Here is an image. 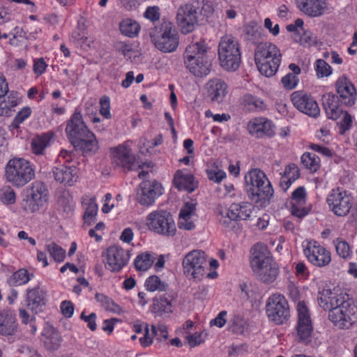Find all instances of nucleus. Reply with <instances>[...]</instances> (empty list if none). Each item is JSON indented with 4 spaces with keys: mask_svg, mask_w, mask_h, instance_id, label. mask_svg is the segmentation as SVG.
<instances>
[{
    "mask_svg": "<svg viewBox=\"0 0 357 357\" xmlns=\"http://www.w3.org/2000/svg\"><path fill=\"white\" fill-rule=\"evenodd\" d=\"M86 205L83 220L84 224L91 225L96 220L98 213V204L96 197L89 198L86 202H83Z\"/></svg>",
    "mask_w": 357,
    "mask_h": 357,
    "instance_id": "obj_42",
    "label": "nucleus"
},
{
    "mask_svg": "<svg viewBox=\"0 0 357 357\" xmlns=\"http://www.w3.org/2000/svg\"><path fill=\"white\" fill-rule=\"evenodd\" d=\"M156 32V33H152L151 37L159 50L163 52H172L176 50L179 43V37L172 22H163Z\"/></svg>",
    "mask_w": 357,
    "mask_h": 357,
    "instance_id": "obj_11",
    "label": "nucleus"
},
{
    "mask_svg": "<svg viewBox=\"0 0 357 357\" xmlns=\"http://www.w3.org/2000/svg\"><path fill=\"white\" fill-rule=\"evenodd\" d=\"M116 50L123 54L124 56H129L131 52H132V46L130 43L125 42H118L115 45Z\"/></svg>",
    "mask_w": 357,
    "mask_h": 357,
    "instance_id": "obj_64",
    "label": "nucleus"
},
{
    "mask_svg": "<svg viewBox=\"0 0 357 357\" xmlns=\"http://www.w3.org/2000/svg\"><path fill=\"white\" fill-rule=\"evenodd\" d=\"M206 172L208 178L217 183H220L226 177V173L215 165L208 167Z\"/></svg>",
    "mask_w": 357,
    "mask_h": 357,
    "instance_id": "obj_50",
    "label": "nucleus"
},
{
    "mask_svg": "<svg viewBox=\"0 0 357 357\" xmlns=\"http://www.w3.org/2000/svg\"><path fill=\"white\" fill-rule=\"evenodd\" d=\"M196 205L192 202H186L181 208L178 221L179 229L192 230L195 229V225L192 217L195 215Z\"/></svg>",
    "mask_w": 357,
    "mask_h": 357,
    "instance_id": "obj_33",
    "label": "nucleus"
},
{
    "mask_svg": "<svg viewBox=\"0 0 357 357\" xmlns=\"http://www.w3.org/2000/svg\"><path fill=\"white\" fill-rule=\"evenodd\" d=\"M147 225L155 233L173 236L176 231V225L170 213L167 211H153L147 216Z\"/></svg>",
    "mask_w": 357,
    "mask_h": 357,
    "instance_id": "obj_16",
    "label": "nucleus"
},
{
    "mask_svg": "<svg viewBox=\"0 0 357 357\" xmlns=\"http://www.w3.org/2000/svg\"><path fill=\"white\" fill-rule=\"evenodd\" d=\"M248 132L259 139L271 138L275 135L274 123L265 117L255 118L248 123Z\"/></svg>",
    "mask_w": 357,
    "mask_h": 357,
    "instance_id": "obj_22",
    "label": "nucleus"
},
{
    "mask_svg": "<svg viewBox=\"0 0 357 357\" xmlns=\"http://www.w3.org/2000/svg\"><path fill=\"white\" fill-rule=\"evenodd\" d=\"M220 66L227 71H236L240 67L241 52L238 40L232 35H225L218 45Z\"/></svg>",
    "mask_w": 357,
    "mask_h": 357,
    "instance_id": "obj_8",
    "label": "nucleus"
},
{
    "mask_svg": "<svg viewBox=\"0 0 357 357\" xmlns=\"http://www.w3.org/2000/svg\"><path fill=\"white\" fill-rule=\"evenodd\" d=\"M298 322L296 326V332L298 337V342L307 343L311 340L312 333L313 332V326L312 319L304 301L298 302L297 305Z\"/></svg>",
    "mask_w": 357,
    "mask_h": 357,
    "instance_id": "obj_19",
    "label": "nucleus"
},
{
    "mask_svg": "<svg viewBox=\"0 0 357 357\" xmlns=\"http://www.w3.org/2000/svg\"><path fill=\"white\" fill-rule=\"evenodd\" d=\"M336 91L340 98L341 104L351 106L355 103L356 91L352 82L342 76L336 81Z\"/></svg>",
    "mask_w": 357,
    "mask_h": 357,
    "instance_id": "obj_25",
    "label": "nucleus"
},
{
    "mask_svg": "<svg viewBox=\"0 0 357 357\" xmlns=\"http://www.w3.org/2000/svg\"><path fill=\"white\" fill-rule=\"evenodd\" d=\"M17 320L14 311L9 308L0 310V335L10 336L17 330Z\"/></svg>",
    "mask_w": 357,
    "mask_h": 357,
    "instance_id": "obj_30",
    "label": "nucleus"
},
{
    "mask_svg": "<svg viewBox=\"0 0 357 357\" xmlns=\"http://www.w3.org/2000/svg\"><path fill=\"white\" fill-rule=\"evenodd\" d=\"M205 116L207 118H212L214 121L219 122V123H222L224 121H228L231 119L230 115L228 114L223 113L221 114H214L210 109H208L205 112Z\"/></svg>",
    "mask_w": 357,
    "mask_h": 357,
    "instance_id": "obj_63",
    "label": "nucleus"
},
{
    "mask_svg": "<svg viewBox=\"0 0 357 357\" xmlns=\"http://www.w3.org/2000/svg\"><path fill=\"white\" fill-rule=\"evenodd\" d=\"M100 114L107 119L112 118L110 112V99L107 96H103L100 98Z\"/></svg>",
    "mask_w": 357,
    "mask_h": 357,
    "instance_id": "obj_55",
    "label": "nucleus"
},
{
    "mask_svg": "<svg viewBox=\"0 0 357 357\" xmlns=\"http://www.w3.org/2000/svg\"><path fill=\"white\" fill-rule=\"evenodd\" d=\"M303 254L307 261L313 266L323 268L331 262V253L318 241L306 239L302 244Z\"/></svg>",
    "mask_w": 357,
    "mask_h": 357,
    "instance_id": "obj_13",
    "label": "nucleus"
},
{
    "mask_svg": "<svg viewBox=\"0 0 357 357\" xmlns=\"http://www.w3.org/2000/svg\"><path fill=\"white\" fill-rule=\"evenodd\" d=\"M328 319L338 329L351 328L357 319V306L354 301L345 294L337 305L330 309Z\"/></svg>",
    "mask_w": 357,
    "mask_h": 357,
    "instance_id": "obj_7",
    "label": "nucleus"
},
{
    "mask_svg": "<svg viewBox=\"0 0 357 357\" xmlns=\"http://www.w3.org/2000/svg\"><path fill=\"white\" fill-rule=\"evenodd\" d=\"M106 269L117 273L127 266L130 254L128 250L114 245L107 248L102 255Z\"/></svg>",
    "mask_w": 357,
    "mask_h": 357,
    "instance_id": "obj_17",
    "label": "nucleus"
},
{
    "mask_svg": "<svg viewBox=\"0 0 357 357\" xmlns=\"http://www.w3.org/2000/svg\"><path fill=\"white\" fill-rule=\"evenodd\" d=\"M45 193V183L43 181H36L31 184L30 196L37 205L43 204V197Z\"/></svg>",
    "mask_w": 357,
    "mask_h": 357,
    "instance_id": "obj_45",
    "label": "nucleus"
},
{
    "mask_svg": "<svg viewBox=\"0 0 357 357\" xmlns=\"http://www.w3.org/2000/svg\"><path fill=\"white\" fill-rule=\"evenodd\" d=\"M321 100L328 119L337 120L343 114L340 98L335 94L326 93L322 96Z\"/></svg>",
    "mask_w": 357,
    "mask_h": 357,
    "instance_id": "obj_27",
    "label": "nucleus"
},
{
    "mask_svg": "<svg viewBox=\"0 0 357 357\" xmlns=\"http://www.w3.org/2000/svg\"><path fill=\"white\" fill-rule=\"evenodd\" d=\"M31 150L35 155H43L45 151V133L36 135L31 139Z\"/></svg>",
    "mask_w": 357,
    "mask_h": 357,
    "instance_id": "obj_49",
    "label": "nucleus"
},
{
    "mask_svg": "<svg viewBox=\"0 0 357 357\" xmlns=\"http://www.w3.org/2000/svg\"><path fill=\"white\" fill-rule=\"evenodd\" d=\"M227 312L225 310L220 311L215 318L210 321V326H215L218 328H222L226 324V317Z\"/></svg>",
    "mask_w": 357,
    "mask_h": 357,
    "instance_id": "obj_62",
    "label": "nucleus"
},
{
    "mask_svg": "<svg viewBox=\"0 0 357 357\" xmlns=\"http://www.w3.org/2000/svg\"><path fill=\"white\" fill-rule=\"evenodd\" d=\"M207 336L208 333L203 331L199 333L195 332L192 335L186 336V340L191 347H195L203 343Z\"/></svg>",
    "mask_w": 357,
    "mask_h": 357,
    "instance_id": "obj_53",
    "label": "nucleus"
},
{
    "mask_svg": "<svg viewBox=\"0 0 357 357\" xmlns=\"http://www.w3.org/2000/svg\"><path fill=\"white\" fill-rule=\"evenodd\" d=\"M227 84L219 78L210 79L206 84L208 96L212 102H222L227 93Z\"/></svg>",
    "mask_w": 357,
    "mask_h": 357,
    "instance_id": "obj_28",
    "label": "nucleus"
},
{
    "mask_svg": "<svg viewBox=\"0 0 357 357\" xmlns=\"http://www.w3.org/2000/svg\"><path fill=\"white\" fill-rule=\"evenodd\" d=\"M20 98L15 91L8 92L7 95L0 97V116H9L13 109L19 104Z\"/></svg>",
    "mask_w": 357,
    "mask_h": 357,
    "instance_id": "obj_35",
    "label": "nucleus"
},
{
    "mask_svg": "<svg viewBox=\"0 0 357 357\" xmlns=\"http://www.w3.org/2000/svg\"><path fill=\"white\" fill-rule=\"evenodd\" d=\"M60 309L66 318H71L74 314V304L70 301H63L61 303Z\"/></svg>",
    "mask_w": 357,
    "mask_h": 357,
    "instance_id": "obj_60",
    "label": "nucleus"
},
{
    "mask_svg": "<svg viewBox=\"0 0 357 357\" xmlns=\"http://www.w3.org/2000/svg\"><path fill=\"white\" fill-rule=\"evenodd\" d=\"M208 47L204 40L189 44L184 52V63L196 77L206 76L211 72V61L207 54Z\"/></svg>",
    "mask_w": 357,
    "mask_h": 357,
    "instance_id": "obj_5",
    "label": "nucleus"
},
{
    "mask_svg": "<svg viewBox=\"0 0 357 357\" xmlns=\"http://www.w3.org/2000/svg\"><path fill=\"white\" fill-rule=\"evenodd\" d=\"M248 198L257 206L266 207L270 204L274 195L273 187L265 172L255 168L245 177Z\"/></svg>",
    "mask_w": 357,
    "mask_h": 357,
    "instance_id": "obj_3",
    "label": "nucleus"
},
{
    "mask_svg": "<svg viewBox=\"0 0 357 357\" xmlns=\"http://www.w3.org/2000/svg\"><path fill=\"white\" fill-rule=\"evenodd\" d=\"M249 353V346L246 343L232 345L230 347L228 354L229 356H243Z\"/></svg>",
    "mask_w": 357,
    "mask_h": 357,
    "instance_id": "obj_57",
    "label": "nucleus"
},
{
    "mask_svg": "<svg viewBox=\"0 0 357 357\" xmlns=\"http://www.w3.org/2000/svg\"><path fill=\"white\" fill-rule=\"evenodd\" d=\"M80 319L87 324V327L91 331H95L97 328L96 319L97 315L95 312L86 315L84 311L80 314Z\"/></svg>",
    "mask_w": 357,
    "mask_h": 357,
    "instance_id": "obj_58",
    "label": "nucleus"
},
{
    "mask_svg": "<svg viewBox=\"0 0 357 357\" xmlns=\"http://www.w3.org/2000/svg\"><path fill=\"white\" fill-rule=\"evenodd\" d=\"M95 299L106 311L117 312L120 309L119 305L115 303L112 298L103 294L97 293L95 295Z\"/></svg>",
    "mask_w": 357,
    "mask_h": 357,
    "instance_id": "obj_46",
    "label": "nucleus"
},
{
    "mask_svg": "<svg viewBox=\"0 0 357 357\" xmlns=\"http://www.w3.org/2000/svg\"><path fill=\"white\" fill-rule=\"evenodd\" d=\"M182 266L183 274L189 280H201L207 269L204 252L195 250L188 252L183 259Z\"/></svg>",
    "mask_w": 357,
    "mask_h": 357,
    "instance_id": "obj_12",
    "label": "nucleus"
},
{
    "mask_svg": "<svg viewBox=\"0 0 357 357\" xmlns=\"http://www.w3.org/2000/svg\"><path fill=\"white\" fill-rule=\"evenodd\" d=\"M155 259V255L152 252H142L135 259L134 265L137 270L145 271L151 267Z\"/></svg>",
    "mask_w": 357,
    "mask_h": 357,
    "instance_id": "obj_41",
    "label": "nucleus"
},
{
    "mask_svg": "<svg viewBox=\"0 0 357 357\" xmlns=\"http://www.w3.org/2000/svg\"><path fill=\"white\" fill-rule=\"evenodd\" d=\"M293 105L301 112L314 118L320 114L317 102L309 93L303 91H296L291 95Z\"/></svg>",
    "mask_w": 357,
    "mask_h": 357,
    "instance_id": "obj_20",
    "label": "nucleus"
},
{
    "mask_svg": "<svg viewBox=\"0 0 357 357\" xmlns=\"http://www.w3.org/2000/svg\"><path fill=\"white\" fill-rule=\"evenodd\" d=\"M112 161L114 165L121 167L128 171L135 169L137 165L135 155L132 153V149L128 142H125L117 146L110 149Z\"/></svg>",
    "mask_w": 357,
    "mask_h": 357,
    "instance_id": "obj_18",
    "label": "nucleus"
},
{
    "mask_svg": "<svg viewBox=\"0 0 357 357\" xmlns=\"http://www.w3.org/2000/svg\"><path fill=\"white\" fill-rule=\"evenodd\" d=\"M174 297L169 294L156 295L153 299L152 310L160 316L170 314L173 312Z\"/></svg>",
    "mask_w": 357,
    "mask_h": 357,
    "instance_id": "obj_32",
    "label": "nucleus"
},
{
    "mask_svg": "<svg viewBox=\"0 0 357 357\" xmlns=\"http://www.w3.org/2000/svg\"><path fill=\"white\" fill-rule=\"evenodd\" d=\"M295 3L301 12L312 17L322 15L327 7L326 0H301Z\"/></svg>",
    "mask_w": 357,
    "mask_h": 357,
    "instance_id": "obj_29",
    "label": "nucleus"
},
{
    "mask_svg": "<svg viewBox=\"0 0 357 357\" xmlns=\"http://www.w3.org/2000/svg\"><path fill=\"white\" fill-rule=\"evenodd\" d=\"M173 184L179 191L192 192L198 187L194 175L187 169H178L174 175Z\"/></svg>",
    "mask_w": 357,
    "mask_h": 357,
    "instance_id": "obj_26",
    "label": "nucleus"
},
{
    "mask_svg": "<svg viewBox=\"0 0 357 357\" xmlns=\"http://www.w3.org/2000/svg\"><path fill=\"white\" fill-rule=\"evenodd\" d=\"M266 314L268 319L276 324H282L289 317V304L285 297L280 294L269 296L266 304Z\"/></svg>",
    "mask_w": 357,
    "mask_h": 357,
    "instance_id": "obj_14",
    "label": "nucleus"
},
{
    "mask_svg": "<svg viewBox=\"0 0 357 357\" xmlns=\"http://www.w3.org/2000/svg\"><path fill=\"white\" fill-rule=\"evenodd\" d=\"M67 136L74 147L84 153L93 154L98 149L95 135L85 125L80 112L75 111L66 128Z\"/></svg>",
    "mask_w": 357,
    "mask_h": 357,
    "instance_id": "obj_2",
    "label": "nucleus"
},
{
    "mask_svg": "<svg viewBox=\"0 0 357 357\" xmlns=\"http://www.w3.org/2000/svg\"><path fill=\"white\" fill-rule=\"evenodd\" d=\"M16 194L9 185H4L0 189V201L5 205L13 204L15 202Z\"/></svg>",
    "mask_w": 357,
    "mask_h": 357,
    "instance_id": "obj_48",
    "label": "nucleus"
},
{
    "mask_svg": "<svg viewBox=\"0 0 357 357\" xmlns=\"http://www.w3.org/2000/svg\"><path fill=\"white\" fill-rule=\"evenodd\" d=\"M333 245L335 248L337 255L344 259H349L351 258L353 252L350 245L344 240L337 238L333 240Z\"/></svg>",
    "mask_w": 357,
    "mask_h": 357,
    "instance_id": "obj_44",
    "label": "nucleus"
},
{
    "mask_svg": "<svg viewBox=\"0 0 357 357\" xmlns=\"http://www.w3.org/2000/svg\"><path fill=\"white\" fill-rule=\"evenodd\" d=\"M250 252V265L256 277L266 284L274 282L280 267L266 248L255 245Z\"/></svg>",
    "mask_w": 357,
    "mask_h": 357,
    "instance_id": "obj_4",
    "label": "nucleus"
},
{
    "mask_svg": "<svg viewBox=\"0 0 357 357\" xmlns=\"http://www.w3.org/2000/svg\"><path fill=\"white\" fill-rule=\"evenodd\" d=\"M35 176V170L30 162L21 158H14L8 162L5 167L6 181L14 187L22 188Z\"/></svg>",
    "mask_w": 357,
    "mask_h": 357,
    "instance_id": "obj_9",
    "label": "nucleus"
},
{
    "mask_svg": "<svg viewBox=\"0 0 357 357\" xmlns=\"http://www.w3.org/2000/svg\"><path fill=\"white\" fill-rule=\"evenodd\" d=\"M52 173L54 180L64 186L72 187L79 179V169L75 165H60L54 167Z\"/></svg>",
    "mask_w": 357,
    "mask_h": 357,
    "instance_id": "obj_24",
    "label": "nucleus"
},
{
    "mask_svg": "<svg viewBox=\"0 0 357 357\" xmlns=\"http://www.w3.org/2000/svg\"><path fill=\"white\" fill-rule=\"evenodd\" d=\"M301 160L303 166L312 173L320 168V158L315 153L305 152L302 155Z\"/></svg>",
    "mask_w": 357,
    "mask_h": 357,
    "instance_id": "obj_43",
    "label": "nucleus"
},
{
    "mask_svg": "<svg viewBox=\"0 0 357 357\" xmlns=\"http://www.w3.org/2000/svg\"><path fill=\"white\" fill-rule=\"evenodd\" d=\"M255 61L260 73L267 77L275 75L282 61L279 48L271 43H260L255 52Z\"/></svg>",
    "mask_w": 357,
    "mask_h": 357,
    "instance_id": "obj_6",
    "label": "nucleus"
},
{
    "mask_svg": "<svg viewBox=\"0 0 357 357\" xmlns=\"http://www.w3.org/2000/svg\"><path fill=\"white\" fill-rule=\"evenodd\" d=\"M303 25V20L301 18H298L294 23L288 24L286 29L289 32H292L295 34H300L301 31L303 32L304 31Z\"/></svg>",
    "mask_w": 357,
    "mask_h": 357,
    "instance_id": "obj_61",
    "label": "nucleus"
},
{
    "mask_svg": "<svg viewBox=\"0 0 357 357\" xmlns=\"http://www.w3.org/2000/svg\"><path fill=\"white\" fill-rule=\"evenodd\" d=\"M31 113V111L29 107H25L22 108L14 118L11 127L15 129L18 128L20 125L30 116Z\"/></svg>",
    "mask_w": 357,
    "mask_h": 357,
    "instance_id": "obj_54",
    "label": "nucleus"
},
{
    "mask_svg": "<svg viewBox=\"0 0 357 357\" xmlns=\"http://www.w3.org/2000/svg\"><path fill=\"white\" fill-rule=\"evenodd\" d=\"M47 250L50 256L57 262H62L66 258V250L55 243L50 245Z\"/></svg>",
    "mask_w": 357,
    "mask_h": 357,
    "instance_id": "obj_52",
    "label": "nucleus"
},
{
    "mask_svg": "<svg viewBox=\"0 0 357 357\" xmlns=\"http://www.w3.org/2000/svg\"><path fill=\"white\" fill-rule=\"evenodd\" d=\"M26 305L35 314L43 312L45 305V293L38 286L26 289Z\"/></svg>",
    "mask_w": 357,
    "mask_h": 357,
    "instance_id": "obj_31",
    "label": "nucleus"
},
{
    "mask_svg": "<svg viewBox=\"0 0 357 357\" xmlns=\"http://www.w3.org/2000/svg\"><path fill=\"white\" fill-rule=\"evenodd\" d=\"M141 192L138 195V202L142 206H149L163 194L162 184L155 181L145 180L139 185Z\"/></svg>",
    "mask_w": 357,
    "mask_h": 357,
    "instance_id": "obj_21",
    "label": "nucleus"
},
{
    "mask_svg": "<svg viewBox=\"0 0 357 357\" xmlns=\"http://www.w3.org/2000/svg\"><path fill=\"white\" fill-rule=\"evenodd\" d=\"M345 294H337L330 289H324L319 291L318 302L324 310H330L340 301Z\"/></svg>",
    "mask_w": 357,
    "mask_h": 357,
    "instance_id": "obj_34",
    "label": "nucleus"
},
{
    "mask_svg": "<svg viewBox=\"0 0 357 357\" xmlns=\"http://www.w3.org/2000/svg\"><path fill=\"white\" fill-rule=\"evenodd\" d=\"M119 30L123 36L132 38L138 36L141 26L136 20L126 18L119 23Z\"/></svg>",
    "mask_w": 357,
    "mask_h": 357,
    "instance_id": "obj_38",
    "label": "nucleus"
},
{
    "mask_svg": "<svg viewBox=\"0 0 357 357\" xmlns=\"http://www.w3.org/2000/svg\"><path fill=\"white\" fill-rule=\"evenodd\" d=\"M242 105L249 112H262L266 109V104L261 98L249 93L243 96Z\"/></svg>",
    "mask_w": 357,
    "mask_h": 357,
    "instance_id": "obj_37",
    "label": "nucleus"
},
{
    "mask_svg": "<svg viewBox=\"0 0 357 357\" xmlns=\"http://www.w3.org/2000/svg\"><path fill=\"white\" fill-rule=\"evenodd\" d=\"M214 11V3L211 0H190L181 5L177 10L176 21L181 33H191L199 22L211 17Z\"/></svg>",
    "mask_w": 357,
    "mask_h": 357,
    "instance_id": "obj_1",
    "label": "nucleus"
},
{
    "mask_svg": "<svg viewBox=\"0 0 357 357\" xmlns=\"http://www.w3.org/2000/svg\"><path fill=\"white\" fill-rule=\"evenodd\" d=\"M307 192L305 187L300 186L295 189L290 197L289 208L292 215L298 218L305 217L311 210L306 206Z\"/></svg>",
    "mask_w": 357,
    "mask_h": 357,
    "instance_id": "obj_23",
    "label": "nucleus"
},
{
    "mask_svg": "<svg viewBox=\"0 0 357 357\" xmlns=\"http://www.w3.org/2000/svg\"><path fill=\"white\" fill-rule=\"evenodd\" d=\"M353 201L351 193L340 188L331 190L326 199L330 210L339 217H344L349 213Z\"/></svg>",
    "mask_w": 357,
    "mask_h": 357,
    "instance_id": "obj_15",
    "label": "nucleus"
},
{
    "mask_svg": "<svg viewBox=\"0 0 357 357\" xmlns=\"http://www.w3.org/2000/svg\"><path fill=\"white\" fill-rule=\"evenodd\" d=\"M253 208L252 204L247 202L232 203L228 208L220 210L218 221L225 228L232 229L235 227V222L248 220Z\"/></svg>",
    "mask_w": 357,
    "mask_h": 357,
    "instance_id": "obj_10",
    "label": "nucleus"
},
{
    "mask_svg": "<svg viewBox=\"0 0 357 357\" xmlns=\"http://www.w3.org/2000/svg\"><path fill=\"white\" fill-rule=\"evenodd\" d=\"M289 68L291 72L284 76L281 79V82L285 89L291 90L295 89L298 84L299 79L298 75L301 73V70L295 63L289 64Z\"/></svg>",
    "mask_w": 357,
    "mask_h": 357,
    "instance_id": "obj_40",
    "label": "nucleus"
},
{
    "mask_svg": "<svg viewBox=\"0 0 357 357\" xmlns=\"http://www.w3.org/2000/svg\"><path fill=\"white\" fill-rule=\"evenodd\" d=\"M282 176H287L295 181L300 176V171L295 164H289L286 166Z\"/></svg>",
    "mask_w": 357,
    "mask_h": 357,
    "instance_id": "obj_59",
    "label": "nucleus"
},
{
    "mask_svg": "<svg viewBox=\"0 0 357 357\" xmlns=\"http://www.w3.org/2000/svg\"><path fill=\"white\" fill-rule=\"evenodd\" d=\"M143 16L144 18L149 20L154 23L160 20V10L157 6H148L144 11Z\"/></svg>",
    "mask_w": 357,
    "mask_h": 357,
    "instance_id": "obj_56",
    "label": "nucleus"
},
{
    "mask_svg": "<svg viewBox=\"0 0 357 357\" xmlns=\"http://www.w3.org/2000/svg\"><path fill=\"white\" fill-rule=\"evenodd\" d=\"M314 70L318 77H328L332 73L331 67L324 59H317L314 63Z\"/></svg>",
    "mask_w": 357,
    "mask_h": 357,
    "instance_id": "obj_51",
    "label": "nucleus"
},
{
    "mask_svg": "<svg viewBox=\"0 0 357 357\" xmlns=\"http://www.w3.org/2000/svg\"><path fill=\"white\" fill-rule=\"evenodd\" d=\"M33 274L26 268H20L15 271L8 279L7 283L10 287H18L26 284L32 278Z\"/></svg>",
    "mask_w": 357,
    "mask_h": 357,
    "instance_id": "obj_36",
    "label": "nucleus"
},
{
    "mask_svg": "<svg viewBox=\"0 0 357 357\" xmlns=\"http://www.w3.org/2000/svg\"><path fill=\"white\" fill-rule=\"evenodd\" d=\"M62 341V336L57 328L52 326L46 327V349L57 350L61 347Z\"/></svg>",
    "mask_w": 357,
    "mask_h": 357,
    "instance_id": "obj_39",
    "label": "nucleus"
},
{
    "mask_svg": "<svg viewBox=\"0 0 357 357\" xmlns=\"http://www.w3.org/2000/svg\"><path fill=\"white\" fill-rule=\"evenodd\" d=\"M145 287L146 290L153 292L155 291H165L167 284L162 282L158 276L151 275L146 278Z\"/></svg>",
    "mask_w": 357,
    "mask_h": 357,
    "instance_id": "obj_47",
    "label": "nucleus"
}]
</instances>
